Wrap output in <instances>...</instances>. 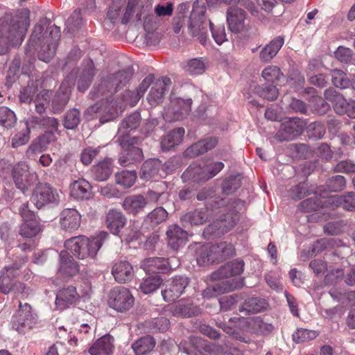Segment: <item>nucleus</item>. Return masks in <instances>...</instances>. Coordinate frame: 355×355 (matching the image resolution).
<instances>
[{
  "label": "nucleus",
  "mask_w": 355,
  "mask_h": 355,
  "mask_svg": "<svg viewBox=\"0 0 355 355\" xmlns=\"http://www.w3.org/2000/svg\"><path fill=\"white\" fill-rule=\"evenodd\" d=\"M306 121L300 117H292L282 123L275 138L279 141H291L303 132Z\"/></svg>",
  "instance_id": "12"
},
{
  "label": "nucleus",
  "mask_w": 355,
  "mask_h": 355,
  "mask_svg": "<svg viewBox=\"0 0 355 355\" xmlns=\"http://www.w3.org/2000/svg\"><path fill=\"white\" fill-rule=\"evenodd\" d=\"M195 254L196 261L200 266L214 263V258L211 251V245L195 244Z\"/></svg>",
  "instance_id": "42"
},
{
  "label": "nucleus",
  "mask_w": 355,
  "mask_h": 355,
  "mask_svg": "<svg viewBox=\"0 0 355 355\" xmlns=\"http://www.w3.org/2000/svg\"><path fill=\"white\" fill-rule=\"evenodd\" d=\"M49 22L46 18H43L40 19L38 23L35 26L33 31L31 35L30 40L28 41V44L25 50L26 58L25 60H27V62L30 65H32L35 61L34 53H35V46L37 44V42H46L45 37H49L51 39V35H49Z\"/></svg>",
  "instance_id": "11"
},
{
  "label": "nucleus",
  "mask_w": 355,
  "mask_h": 355,
  "mask_svg": "<svg viewBox=\"0 0 355 355\" xmlns=\"http://www.w3.org/2000/svg\"><path fill=\"white\" fill-rule=\"evenodd\" d=\"M37 323V315L33 312L30 304H19V308L12 317V328L19 333L25 334Z\"/></svg>",
  "instance_id": "10"
},
{
  "label": "nucleus",
  "mask_w": 355,
  "mask_h": 355,
  "mask_svg": "<svg viewBox=\"0 0 355 355\" xmlns=\"http://www.w3.org/2000/svg\"><path fill=\"white\" fill-rule=\"evenodd\" d=\"M134 297L130 291L123 286L114 288L109 294V306L119 312L129 310L133 305Z\"/></svg>",
  "instance_id": "13"
},
{
  "label": "nucleus",
  "mask_w": 355,
  "mask_h": 355,
  "mask_svg": "<svg viewBox=\"0 0 355 355\" xmlns=\"http://www.w3.org/2000/svg\"><path fill=\"white\" fill-rule=\"evenodd\" d=\"M60 266L58 272L67 276H74L79 272V266L73 257L65 250L59 254Z\"/></svg>",
  "instance_id": "30"
},
{
  "label": "nucleus",
  "mask_w": 355,
  "mask_h": 355,
  "mask_svg": "<svg viewBox=\"0 0 355 355\" xmlns=\"http://www.w3.org/2000/svg\"><path fill=\"white\" fill-rule=\"evenodd\" d=\"M11 206L13 211L18 213L24 220L19 227V235L24 238L35 236L41 229L37 221L32 220L33 212L28 209V201H22L19 198H16L12 201Z\"/></svg>",
  "instance_id": "5"
},
{
  "label": "nucleus",
  "mask_w": 355,
  "mask_h": 355,
  "mask_svg": "<svg viewBox=\"0 0 355 355\" xmlns=\"http://www.w3.org/2000/svg\"><path fill=\"white\" fill-rule=\"evenodd\" d=\"M155 340L151 336H146L136 340L132 348L137 355H143L150 352L155 346Z\"/></svg>",
  "instance_id": "47"
},
{
  "label": "nucleus",
  "mask_w": 355,
  "mask_h": 355,
  "mask_svg": "<svg viewBox=\"0 0 355 355\" xmlns=\"http://www.w3.org/2000/svg\"><path fill=\"white\" fill-rule=\"evenodd\" d=\"M311 112L317 115L323 116L330 110V105L320 96H312L309 101Z\"/></svg>",
  "instance_id": "48"
},
{
  "label": "nucleus",
  "mask_w": 355,
  "mask_h": 355,
  "mask_svg": "<svg viewBox=\"0 0 355 355\" xmlns=\"http://www.w3.org/2000/svg\"><path fill=\"white\" fill-rule=\"evenodd\" d=\"M209 216L208 208L205 207L186 213L180 218V221L183 227L189 228L204 224Z\"/></svg>",
  "instance_id": "22"
},
{
  "label": "nucleus",
  "mask_w": 355,
  "mask_h": 355,
  "mask_svg": "<svg viewBox=\"0 0 355 355\" xmlns=\"http://www.w3.org/2000/svg\"><path fill=\"white\" fill-rule=\"evenodd\" d=\"M114 338L106 334L98 338L89 349L91 355H110L113 352Z\"/></svg>",
  "instance_id": "32"
},
{
  "label": "nucleus",
  "mask_w": 355,
  "mask_h": 355,
  "mask_svg": "<svg viewBox=\"0 0 355 355\" xmlns=\"http://www.w3.org/2000/svg\"><path fill=\"white\" fill-rule=\"evenodd\" d=\"M176 265H178V261L175 257H149L141 262V267L146 272L166 273L175 268Z\"/></svg>",
  "instance_id": "16"
},
{
  "label": "nucleus",
  "mask_w": 355,
  "mask_h": 355,
  "mask_svg": "<svg viewBox=\"0 0 355 355\" xmlns=\"http://www.w3.org/2000/svg\"><path fill=\"white\" fill-rule=\"evenodd\" d=\"M134 72L133 67L128 66L116 73L109 74L102 78L98 85L93 88L94 96L96 98L112 96L129 83Z\"/></svg>",
  "instance_id": "3"
},
{
  "label": "nucleus",
  "mask_w": 355,
  "mask_h": 355,
  "mask_svg": "<svg viewBox=\"0 0 355 355\" xmlns=\"http://www.w3.org/2000/svg\"><path fill=\"white\" fill-rule=\"evenodd\" d=\"M148 205V201L142 195H133L126 197L122 207L127 213L136 215L144 210Z\"/></svg>",
  "instance_id": "37"
},
{
  "label": "nucleus",
  "mask_w": 355,
  "mask_h": 355,
  "mask_svg": "<svg viewBox=\"0 0 355 355\" xmlns=\"http://www.w3.org/2000/svg\"><path fill=\"white\" fill-rule=\"evenodd\" d=\"M163 279L159 275H150L145 278L140 284V289L145 294L155 291L162 284Z\"/></svg>",
  "instance_id": "51"
},
{
  "label": "nucleus",
  "mask_w": 355,
  "mask_h": 355,
  "mask_svg": "<svg viewBox=\"0 0 355 355\" xmlns=\"http://www.w3.org/2000/svg\"><path fill=\"white\" fill-rule=\"evenodd\" d=\"M205 12L203 8L193 7L187 22L189 33L197 37L202 45H206L207 38L208 24Z\"/></svg>",
  "instance_id": "9"
},
{
  "label": "nucleus",
  "mask_w": 355,
  "mask_h": 355,
  "mask_svg": "<svg viewBox=\"0 0 355 355\" xmlns=\"http://www.w3.org/2000/svg\"><path fill=\"white\" fill-rule=\"evenodd\" d=\"M196 198L200 201L207 200V205L211 207H223L227 203L226 200L220 197L213 187L203 188L198 193Z\"/></svg>",
  "instance_id": "31"
},
{
  "label": "nucleus",
  "mask_w": 355,
  "mask_h": 355,
  "mask_svg": "<svg viewBox=\"0 0 355 355\" xmlns=\"http://www.w3.org/2000/svg\"><path fill=\"white\" fill-rule=\"evenodd\" d=\"M12 176L15 187L21 191L22 196H17V193L12 191H7L8 200L14 201L19 198L22 201L27 200L26 193L34 184L37 175L31 173L25 164H19L13 168Z\"/></svg>",
  "instance_id": "4"
},
{
  "label": "nucleus",
  "mask_w": 355,
  "mask_h": 355,
  "mask_svg": "<svg viewBox=\"0 0 355 355\" xmlns=\"http://www.w3.org/2000/svg\"><path fill=\"white\" fill-rule=\"evenodd\" d=\"M51 92L49 90L43 89L40 92L34 99L35 111L42 114L45 112L47 105L49 103Z\"/></svg>",
  "instance_id": "55"
},
{
  "label": "nucleus",
  "mask_w": 355,
  "mask_h": 355,
  "mask_svg": "<svg viewBox=\"0 0 355 355\" xmlns=\"http://www.w3.org/2000/svg\"><path fill=\"white\" fill-rule=\"evenodd\" d=\"M229 29L233 33H239L244 29L245 11L238 7H230L226 12Z\"/></svg>",
  "instance_id": "24"
},
{
  "label": "nucleus",
  "mask_w": 355,
  "mask_h": 355,
  "mask_svg": "<svg viewBox=\"0 0 355 355\" xmlns=\"http://www.w3.org/2000/svg\"><path fill=\"white\" fill-rule=\"evenodd\" d=\"M306 131L310 138L320 139L324 136L326 128L322 122L314 121L308 125Z\"/></svg>",
  "instance_id": "63"
},
{
  "label": "nucleus",
  "mask_w": 355,
  "mask_h": 355,
  "mask_svg": "<svg viewBox=\"0 0 355 355\" xmlns=\"http://www.w3.org/2000/svg\"><path fill=\"white\" fill-rule=\"evenodd\" d=\"M284 43L282 36L275 37L266 45L259 53V58L263 62H268L272 60L280 50Z\"/></svg>",
  "instance_id": "41"
},
{
  "label": "nucleus",
  "mask_w": 355,
  "mask_h": 355,
  "mask_svg": "<svg viewBox=\"0 0 355 355\" xmlns=\"http://www.w3.org/2000/svg\"><path fill=\"white\" fill-rule=\"evenodd\" d=\"M141 122V115L135 112L125 117L119 127V135H129L128 132L137 128Z\"/></svg>",
  "instance_id": "46"
},
{
  "label": "nucleus",
  "mask_w": 355,
  "mask_h": 355,
  "mask_svg": "<svg viewBox=\"0 0 355 355\" xmlns=\"http://www.w3.org/2000/svg\"><path fill=\"white\" fill-rule=\"evenodd\" d=\"M84 68L78 80V90L85 92L90 86L96 71L94 64L92 60H85L83 62Z\"/></svg>",
  "instance_id": "36"
},
{
  "label": "nucleus",
  "mask_w": 355,
  "mask_h": 355,
  "mask_svg": "<svg viewBox=\"0 0 355 355\" xmlns=\"http://www.w3.org/2000/svg\"><path fill=\"white\" fill-rule=\"evenodd\" d=\"M126 218L119 209H111L107 214L106 225L114 234H118L126 223Z\"/></svg>",
  "instance_id": "29"
},
{
  "label": "nucleus",
  "mask_w": 355,
  "mask_h": 355,
  "mask_svg": "<svg viewBox=\"0 0 355 355\" xmlns=\"http://www.w3.org/2000/svg\"><path fill=\"white\" fill-rule=\"evenodd\" d=\"M108 237L105 232H100L96 236L87 238L85 236L72 237L64 242V247L80 259L94 257Z\"/></svg>",
  "instance_id": "2"
},
{
  "label": "nucleus",
  "mask_w": 355,
  "mask_h": 355,
  "mask_svg": "<svg viewBox=\"0 0 355 355\" xmlns=\"http://www.w3.org/2000/svg\"><path fill=\"white\" fill-rule=\"evenodd\" d=\"M243 268L244 261L241 259H236L220 266L211 274V278L217 280L239 275L243 272Z\"/></svg>",
  "instance_id": "20"
},
{
  "label": "nucleus",
  "mask_w": 355,
  "mask_h": 355,
  "mask_svg": "<svg viewBox=\"0 0 355 355\" xmlns=\"http://www.w3.org/2000/svg\"><path fill=\"white\" fill-rule=\"evenodd\" d=\"M71 87L67 81L63 82L52 100V110L54 114L61 113L68 103L71 96Z\"/></svg>",
  "instance_id": "23"
},
{
  "label": "nucleus",
  "mask_w": 355,
  "mask_h": 355,
  "mask_svg": "<svg viewBox=\"0 0 355 355\" xmlns=\"http://www.w3.org/2000/svg\"><path fill=\"white\" fill-rule=\"evenodd\" d=\"M268 306L267 302L260 297H250L239 306V311L243 315L242 317L254 314L266 309Z\"/></svg>",
  "instance_id": "35"
},
{
  "label": "nucleus",
  "mask_w": 355,
  "mask_h": 355,
  "mask_svg": "<svg viewBox=\"0 0 355 355\" xmlns=\"http://www.w3.org/2000/svg\"><path fill=\"white\" fill-rule=\"evenodd\" d=\"M167 217V211L163 207H159L154 209L146 216V220L152 226H156L164 222Z\"/></svg>",
  "instance_id": "57"
},
{
  "label": "nucleus",
  "mask_w": 355,
  "mask_h": 355,
  "mask_svg": "<svg viewBox=\"0 0 355 355\" xmlns=\"http://www.w3.org/2000/svg\"><path fill=\"white\" fill-rule=\"evenodd\" d=\"M117 141L122 148L119 158V162L122 166H128L143 159L142 150L135 146L137 144V138L130 135H119Z\"/></svg>",
  "instance_id": "7"
},
{
  "label": "nucleus",
  "mask_w": 355,
  "mask_h": 355,
  "mask_svg": "<svg viewBox=\"0 0 355 355\" xmlns=\"http://www.w3.org/2000/svg\"><path fill=\"white\" fill-rule=\"evenodd\" d=\"M254 92L259 96L268 101H274L278 96V90L276 87L270 84L256 86Z\"/></svg>",
  "instance_id": "52"
},
{
  "label": "nucleus",
  "mask_w": 355,
  "mask_h": 355,
  "mask_svg": "<svg viewBox=\"0 0 355 355\" xmlns=\"http://www.w3.org/2000/svg\"><path fill=\"white\" fill-rule=\"evenodd\" d=\"M79 294L76 291V288L69 286L60 290L55 299V304L58 309H64L71 305L76 303L79 300Z\"/></svg>",
  "instance_id": "27"
},
{
  "label": "nucleus",
  "mask_w": 355,
  "mask_h": 355,
  "mask_svg": "<svg viewBox=\"0 0 355 355\" xmlns=\"http://www.w3.org/2000/svg\"><path fill=\"white\" fill-rule=\"evenodd\" d=\"M49 37H45L46 42H42L40 50L38 53L39 60L44 62H49L54 57L56 51L58 42L60 38V27L53 25L49 28Z\"/></svg>",
  "instance_id": "15"
},
{
  "label": "nucleus",
  "mask_w": 355,
  "mask_h": 355,
  "mask_svg": "<svg viewBox=\"0 0 355 355\" xmlns=\"http://www.w3.org/2000/svg\"><path fill=\"white\" fill-rule=\"evenodd\" d=\"M171 313L174 316L180 318H189L201 314V309L193 303L180 301L171 308Z\"/></svg>",
  "instance_id": "34"
},
{
  "label": "nucleus",
  "mask_w": 355,
  "mask_h": 355,
  "mask_svg": "<svg viewBox=\"0 0 355 355\" xmlns=\"http://www.w3.org/2000/svg\"><path fill=\"white\" fill-rule=\"evenodd\" d=\"M334 111L339 115H347L351 119H355V101L347 100L343 97L337 105L334 106Z\"/></svg>",
  "instance_id": "50"
},
{
  "label": "nucleus",
  "mask_w": 355,
  "mask_h": 355,
  "mask_svg": "<svg viewBox=\"0 0 355 355\" xmlns=\"http://www.w3.org/2000/svg\"><path fill=\"white\" fill-rule=\"evenodd\" d=\"M327 189L330 192H338L346 187V180L343 175H334L326 181Z\"/></svg>",
  "instance_id": "61"
},
{
  "label": "nucleus",
  "mask_w": 355,
  "mask_h": 355,
  "mask_svg": "<svg viewBox=\"0 0 355 355\" xmlns=\"http://www.w3.org/2000/svg\"><path fill=\"white\" fill-rule=\"evenodd\" d=\"M185 131L183 128H175L164 135L161 140V148L163 151H168L179 145L183 139Z\"/></svg>",
  "instance_id": "39"
},
{
  "label": "nucleus",
  "mask_w": 355,
  "mask_h": 355,
  "mask_svg": "<svg viewBox=\"0 0 355 355\" xmlns=\"http://www.w3.org/2000/svg\"><path fill=\"white\" fill-rule=\"evenodd\" d=\"M29 17V10L21 8L1 17L0 55L7 53L10 47L21 45L30 25Z\"/></svg>",
  "instance_id": "1"
},
{
  "label": "nucleus",
  "mask_w": 355,
  "mask_h": 355,
  "mask_svg": "<svg viewBox=\"0 0 355 355\" xmlns=\"http://www.w3.org/2000/svg\"><path fill=\"white\" fill-rule=\"evenodd\" d=\"M30 121L35 125L41 128L49 129L51 133L57 132L59 126V121L57 119L50 116H31Z\"/></svg>",
  "instance_id": "49"
},
{
  "label": "nucleus",
  "mask_w": 355,
  "mask_h": 355,
  "mask_svg": "<svg viewBox=\"0 0 355 355\" xmlns=\"http://www.w3.org/2000/svg\"><path fill=\"white\" fill-rule=\"evenodd\" d=\"M318 336L315 331L298 329L293 334V340L296 343H302L313 340Z\"/></svg>",
  "instance_id": "62"
},
{
  "label": "nucleus",
  "mask_w": 355,
  "mask_h": 355,
  "mask_svg": "<svg viewBox=\"0 0 355 355\" xmlns=\"http://www.w3.org/2000/svg\"><path fill=\"white\" fill-rule=\"evenodd\" d=\"M70 194L77 200H89L92 197V186L86 180L79 179L71 184Z\"/></svg>",
  "instance_id": "33"
},
{
  "label": "nucleus",
  "mask_w": 355,
  "mask_h": 355,
  "mask_svg": "<svg viewBox=\"0 0 355 355\" xmlns=\"http://www.w3.org/2000/svg\"><path fill=\"white\" fill-rule=\"evenodd\" d=\"M240 214L237 210L232 209L213 221L203 231V236L207 239L219 237L229 232L239 221Z\"/></svg>",
  "instance_id": "6"
},
{
  "label": "nucleus",
  "mask_w": 355,
  "mask_h": 355,
  "mask_svg": "<svg viewBox=\"0 0 355 355\" xmlns=\"http://www.w3.org/2000/svg\"><path fill=\"white\" fill-rule=\"evenodd\" d=\"M162 168V162L158 159H151L146 160L142 164L140 178L145 180L151 178L162 177L160 170Z\"/></svg>",
  "instance_id": "38"
},
{
  "label": "nucleus",
  "mask_w": 355,
  "mask_h": 355,
  "mask_svg": "<svg viewBox=\"0 0 355 355\" xmlns=\"http://www.w3.org/2000/svg\"><path fill=\"white\" fill-rule=\"evenodd\" d=\"M189 284V279L184 276H175L164 284L162 295L166 302H173L184 292Z\"/></svg>",
  "instance_id": "14"
},
{
  "label": "nucleus",
  "mask_w": 355,
  "mask_h": 355,
  "mask_svg": "<svg viewBox=\"0 0 355 355\" xmlns=\"http://www.w3.org/2000/svg\"><path fill=\"white\" fill-rule=\"evenodd\" d=\"M218 144V139L214 137H209L200 139L192 144L184 151V156L189 158L195 157L203 155L213 149Z\"/></svg>",
  "instance_id": "19"
},
{
  "label": "nucleus",
  "mask_w": 355,
  "mask_h": 355,
  "mask_svg": "<svg viewBox=\"0 0 355 355\" xmlns=\"http://www.w3.org/2000/svg\"><path fill=\"white\" fill-rule=\"evenodd\" d=\"M136 178L135 171H122L115 175L116 183L125 188L131 187L135 184Z\"/></svg>",
  "instance_id": "53"
},
{
  "label": "nucleus",
  "mask_w": 355,
  "mask_h": 355,
  "mask_svg": "<svg viewBox=\"0 0 355 355\" xmlns=\"http://www.w3.org/2000/svg\"><path fill=\"white\" fill-rule=\"evenodd\" d=\"M214 261H220L232 256L234 253L233 245L230 243L220 242L211 245Z\"/></svg>",
  "instance_id": "45"
},
{
  "label": "nucleus",
  "mask_w": 355,
  "mask_h": 355,
  "mask_svg": "<svg viewBox=\"0 0 355 355\" xmlns=\"http://www.w3.org/2000/svg\"><path fill=\"white\" fill-rule=\"evenodd\" d=\"M207 170L206 166L202 167L197 164H193L189 166L183 175L191 178L195 182L203 183L211 179Z\"/></svg>",
  "instance_id": "44"
},
{
  "label": "nucleus",
  "mask_w": 355,
  "mask_h": 355,
  "mask_svg": "<svg viewBox=\"0 0 355 355\" xmlns=\"http://www.w3.org/2000/svg\"><path fill=\"white\" fill-rule=\"evenodd\" d=\"M37 92L38 89L37 86L33 83L28 84L20 92L19 95V101L21 103L29 104L35 99Z\"/></svg>",
  "instance_id": "64"
},
{
  "label": "nucleus",
  "mask_w": 355,
  "mask_h": 355,
  "mask_svg": "<svg viewBox=\"0 0 355 355\" xmlns=\"http://www.w3.org/2000/svg\"><path fill=\"white\" fill-rule=\"evenodd\" d=\"M327 202L336 207H341L345 210L355 211L354 191H349L341 196H332L328 198Z\"/></svg>",
  "instance_id": "40"
},
{
  "label": "nucleus",
  "mask_w": 355,
  "mask_h": 355,
  "mask_svg": "<svg viewBox=\"0 0 355 355\" xmlns=\"http://www.w3.org/2000/svg\"><path fill=\"white\" fill-rule=\"evenodd\" d=\"M191 98H175L171 100L166 109V116L171 120L179 121L186 118L191 110Z\"/></svg>",
  "instance_id": "17"
},
{
  "label": "nucleus",
  "mask_w": 355,
  "mask_h": 355,
  "mask_svg": "<svg viewBox=\"0 0 355 355\" xmlns=\"http://www.w3.org/2000/svg\"><path fill=\"white\" fill-rule=\"evenodd\" d=\"M60 197L56 189L49 184L38 182L33 188L31 196V202L40 209L46 205L57 206L60 203Z\"/></svg>",
  "instance_id": "8"
},
{
  "label": "nucleus",
  "mask_w": 355,
  "mask_h": 355,
  "mask_svg": "<svg viewBox=\"0 0 355 355\" xmlns=\"http://www.w3.org/2000/svg\"><path fill=\"white\" fill-rule=\"evenodd\" d=\"M242 286L243 283L241 282H238L235 279L225 280L207 287L202 291V295L204 298L209 299L225 293L231 292L234 289L242 287Z\"/></svg>",
  "instance_id": "18"
},
{
  "label": "nucleus",
  "mask_w": 355,
  "mask_h": 355,
  "mask_svg": "<svg viewBox=\"0 0 355 355\" xmlns=\"http://www.w3.org/2000/svg\"><path fill=\"white\" fill-rule=\"evenodd\" d=\"M112 274L116 282L124 284L132 279L135 272L130 263L121 261L114 263L112 269Z\"/></svg>",
  "instance_id": "26"
},
{
  "label": "nucleus",
  "mask_w": 355,
  "mask_h": 355,
  "mask_svg": "<svg viewBox=\"0 0 355 355\" xmlns=\"http://www.w3.org/2000/svg\"><path fill=\"white\" fill-rule=\"evenodd\" d=\"M17 121L15 112L6 106L0 107V125L5 128H12Z\"/></svg>",
  "instance_id": "54"
},
{
  "label": "nucleus",
  "mask_w": 355,
  "mask_h": 355,
  "mask_svg": "<svg viewBox=\"0 0 355 355\" xmlns=\"http://www.w3.org/2000/svg\"><path fill=\"white\" fill-rule=\"evenodd\" d=\"M166 236L168 245L174 250L183 247L188 238L187 232L177 225H171L168 227Z\"/></svg>",
  "instance_id": "25"
},
{
  "label": "nucleus",
  "mask_w": 355,
  "mask_h": 355,
  "mask_svg": "<svg viewBox=\"0 0 355 355\" xmlns=\"http://www.w3.org/2000/svg\"><path fill=\"white\" fill-rule=\"evenodd\" d=\"M172 84L171 78L168 77H162L158 79L148 94L147 100L153 105H157L161 103L164 98L165 92L169 89Z\"/></svg>",
  "instance_id": "21"
},
{
  "label": "nucleus",
  "mask_w": 355,
  "mask_h": 355,
  "mask_svg": "<svg viewBox=\"0 0 355 355\" xmlns=\"http://www.w3.org/2000/svg\"><path fill=\"white\" fill-rule=\"evenodd\" d=\"M241 185V176L239 174L232 175L222 184L223 193L230 195L235 192Z\"/></svg>",
  "instance_id": "56"
},
{
  "label": "nucleus",
  "mask_w": 355,
  "mask_h": 355,
  "mask_svg": "<svg viewBox=\"0 0 355 355\" xmlns=\"http://www.w3.org/2000/svg\"><path fill=\"white\" fill-rule=\"evenodd\" d=\"M81 216L75 209H64L60 214V223L67 231L77 230L80 225Z\"/></svg>",
  "instance_id": "28"
},
{
  "label": "nucleus",
  "mask_w": 355,
  "mask_h": 355,
  "mask_svg": "<svg viewBox=\"0 0 355 355\" xmlns=\"http://www.w3.org/2000/svg\"><path fill=\"white\" fill-rule=\"evenodd\" d=\"M334 55L340 62L355 66V55L349 48L340 46L334 52Z\"/></svg>",
  "instance_id": "60"
},
{
  "label": "nucleus",
  "mask_w": 355,
  "mask_h": 355,
  "mask_svg": "<svg viewBox=\"0 0 355 355\" xmlns=\"http://www.w3.org/2000/svg\"><path fill=\"white\" fill-rule=\"evenodd\" d=\"M331 81L333 85L340 89L349 87L350 80L347 77L346 73L338 69H333L331 72Z\"/></svg>",
  "instance_id": "58"
},
{
  "label": "nucleus",
  "mask_w": 355,
  "mask_h": 355,
  "mask_svg": "<svg viewBox=\"0 0 355 355\" xmlns=\"http://www.w3.org/2000/svg\"><path fill=\"white\" fill-rule=\"evenodd\" d=\"M112 171L111 159H105L92 167V175L97 181H105L112 174Z\"/></svg>",
  "instance_id": "43"
},
{
  "label": "nucleus",
  "mask_w": 355,
  "mask_h": 355,
  "mask_svg": "<svg viewBox=\"0 0 355 355\" xmlns=\"http://www.w3.org/2000/svg\"><path fill=\"white\" fill-rule=\"evenodd\" d=\"M80 122V111L76 108L68 110L64 114L63 125L65 128L73 130L76 128Z\"/></svg>",
  "instance_id": "59"
}]
</instances>
